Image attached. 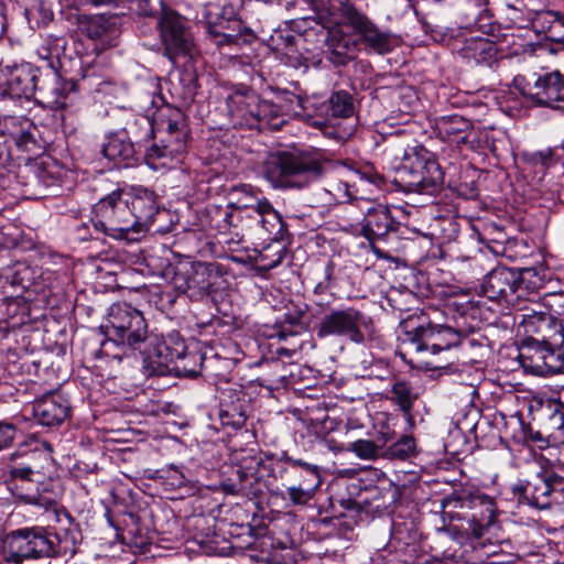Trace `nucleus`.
I'll return each mask as SVG.
<instances>
[{
	"instance_id": "obj_1",
	"label": "nucleus",
	"mask_w": 564,
	"mask_h": 564,
	"mask_svg": "<svg viewBox=\"0 0 564 564\" xmlns=\"http://www.w3.org/2000/svg\"><path fill=\"white\" fill-rule=\"evenodd\" d=\"M155 126L166 138L145 150V163L153 171H165L182 161L187 147V124L184 112L170 104L158 107L154 119L149 116H132L122 132L129 135L134 145H145L154 137Z\"/></svg>"
},
{
	"instance_id": "obj_2",
	"label": "nucleus",
	"mask_w": 564,
	"mask_h": 564,
	"mask_svg": "<svg viewBox=\"0 0 564 564\" xmlns=\"http://www.w3.org/2000/svg\"><path fill=\"white\" fill-rule=\"evenodd\" d=\"M57 521L61 516L69 527L52 531L43 527L19 529L7 538L4 558L9 563L20 564L29 558L74 556L77 552L78 531L73 528V518L66 510H55Z\"/></svg>"
},
{
	"instance_id": "obj_3",
	"label": "nucleus",
	"mask_w": 564,
	"mask_h": 564,
	"mask_svg": "<svg viewBox=\"0 0 564 564\" xmlns=\"http://www.w3.org/2000/svg\"><path fill=\"white\" fill-rule=\"evenodd\" d=\"M106 339L101 343L98 357L108 358V362L120 365L130 357V352L140 350L145 345L148 324L143 314L127 302L110 306L105 325Z\"/></svg>"
},
{
	"instance_id": "obj_4",
	"label": "nucleus",
	"mask_w": 564,
	"mask_h": 564,
	"mask_svg": "<svg viewBox=\"0 0 564 564\" xmlns=\"http://www.w3.org/2000/svg\"><path fill=\"white\" fill-rule=\"evenodd\" d=\"M228 207L231 210H217L224 223L217 225L219 230L239 227L251 239L263 242L283 240L285 224L267 198L256 199L252 204L238 200Z\"/></svg>"
},
{
	"instance_id": "obj_5",
	"label": "nucleus",
	"mask_w": 564,
	"mask_h": 564,
	"mask_svg": "<svg viewBox=\"0 0 564 564\" xmlns=\"http://www.w3.org/2000/svg\"><path fill=\"white\" fill-rule=\"evenodd\" d=\"M442 506L452 520L466 521V530L475 538H481L496 522L495 499L473 486L453 490L443 498Z\"/></svg>"
},
{
	"instance_id": "obj_6",
	"label": "nucleus",
	"mask_w": 564,
	"mask_h": 564,
	"mask_svg": "<svg viewBox=\"0 0 564 564\" xmlns=\"http://www.w3.org/2000/svg\"><path fill=\"white\" fill-rule=\"evenodd\" d=\"M546 281V270L543 267L525 268L522 271L497 267L486 274L481 292L491 301L514 305L530 292H538Z\"/></svg>"
},
{
	"instance_id": "obj_7",
	"label": "nucleus",
	"mask_w": 564,
	"mask_h": 564,
	"mask_svg": "<svg viewBox=\"0 0 564 564\" xmlns=\"http://www.w3.org/2000/svg\"><path fill=\"white\" fill-rule=\"evenodd\" d=\"M326 161L318 152L281 153L265 164L268 181L279 188H304L325 171Z\"/></svg>"
},
{
	"instance_id": "obj_8",
	"label": "nucleus",
	"mask_w": 564,
	"mask_h": 564,
	"mask_svg": "<svg viewBox=\"0 0 564 564\" xmlns=\"http://www.w3.org/2000/svg\"><path fill=\"white\" fill-rule=\"evenodd\" d=\"M479 29L489 37L468 36L457 40L455 51L458 56L468 65L498 70L501 63L507 58L505 48L500 43L506 42L507 45L514 44L509 42V36L513 39V34L509 35L500 24L491 22L489 24L479 23Z\"/></svg>"
},
{
	"instance_id": "obj_9",
	"label": "nucleus",
	"mask_w": 564,
	"mask_h": 564,
	"mask_svg": "<svg viewBox=\"0 0 564 564\" xmlns=\"http://www.w3.org/2000/svg\"><path fill=\"white\" fill-rule=\"evenodd\" d=\"M237 7L231 0H208L200 3L194 19L203 24L207 34L219 47L239 45L249 35L247 28L236 20Z\"/></svg>"
},
{
	"instance_id": "obj_10",
	"label": "nucleus",
	"mask_w": 564,
	"mask_h": 564,
	"mask_svg": "<svg viewBox=\"0 0 564 564\" xmlns=\"http://www.w3.org/2000/svg\"><path fill=\"white\" fill-rule=\"evenodd\" d=\"M93 226L95 230L105 235L129 242L140 239L122 189L117 188L107 196L100 198L93 208Z\"/></svg>"
},
{
	"instance_id": "obj_11",
	"label": "nucleus",
	"mask_w": 564,
	"mask_h": 564,
	"mask_svg": "<svg viewBox=\"0 0 564 564\" xmlns=\"http://www.w3.org/2000/svg\"><path fill=\"white\" fill-rule=\"evenodd\" d=\"M273 474L286 488L288 497L294 506L306 505L322 485L317 465L293 458L286 452L278 457Z\"/></svg>"
},
{
	"instance_id": "obj_12",
	"label": "nucleus",
	"mask_w": 564,
	"mask_h": 564,
	"mask_svg": "<svg viewBox=\"0 0 564 564\" xmlns=\"http://www.w3.org/2000/svg\"><path fill=\"white\" fill-rule=\"evenodd\" d=\"M227 115L235 128L262 129L279 116V108L252 89L239 88L226 97Z\"/></svg>"
},
{
	"instance_id": "obj_13",
	"label": "nucleus",
	"mask_w": 564,
	"mask_h": 564,
	"mask_svg": "<svg viewBox=\"0 0 564 564\" xmlns=\"http://www.w3.org/2000/svg\"><path fill=\"white\" fill-rule=\"evenodd\" d=\"M221 267L215 262H192L178 267L171 278V288L192 301L208 297L216 290Z\"/></svg>"
},
{
	"instance_id": "obj_14",
	"label": "nucleus",
	"mask_w": 564,
	"mask_h": 564,
	"mask_svg": "<svg viewBox=\"0 0 564 564\" xmlns=\"http://www.w3.org/2000/svg\"><path fill=\"white\" fill-rule=\"evenodd\" d=\"M513 87L538 106L555 108L564 102V74L558 69L541 68L531 79L513 78Z\"/></svg>"
},
{
	"instance_id": "obj_15",
	"label": "nucleus",
	"mask_w": 564,
	"mask_h": 564,
	"mask_svg": "<svg viewBox=\"0 0 564 564\" xmlns=\"http://www.w3.org/2000/svg\"><path fill=\"white\" fill-rule=\"evenodd\" d=\"M306 28L302 32L304 41H314L316 46L325 44L329 52V61L337 66H345L357 54L358 45L351 35L345 34L340 29L326 28L312 18L303 20Z\"/></svg>"
},
{
	"instance_id": "obj_16",
	"label": "nucleus",
	"mask_w": 564,
	"mask_h": 564,
	"mask_svg": "<svg viewBox=\"0 0 564 564\" xmlns=\"http://www.w3.org/2000/svg\"><path fill=\"white\" fill-rule=\"evenodd\" d=\"M399 338L416 352L431 350L433 355L448 350L460 341L459 333L453 327L433 324L411 327L410 323H405Z\"/></svg>"
},
{
	"instance_id": "obj_17",
	"label": "nucleus",
	"mask_w": 564,
	"mask_h": 564,
	"mask_svg": "<svg viewBox=\"0 0 564 564\" xmlns=\"http://www.w3.org/2000/svg\"><path fill=\"white\" fill-rule=\"evenodd\" d=\"M166 349L165 344H160L155 348V358L150 355L143 358V370L147 376H164L171 371L184 378H196L200 375L204 357L199 351H186L183 346L175 358L171 356L169 359L167 356L163 358V351Z\"/></svg>"
},
{
	"instance_id": "obj_18",
	"label": "nucleus",
	"mask_w": 564,
	"mask_h": 564,
	"mask_svg": "<svg viewBox=\"0 0 564 564\" xmlns=\"http://www.w3.org/2000/svg\"><path fill=\"white\" fill-rule=\"evenodd\" d=\"M369 323L370 318L355 307L333 310L324 315L316 326V335L318 338L345 337L352 343L361 344L365 341L362 327Z\"/></svg>"
},
{
	"instance_id": "obj_19",
	"label": "nucleus",
	"mask_w": 564,
	"mask_h": 564,
	"mask_svg": "<svg viewBox=\"0 0 564 564\" xmlns=\"http://www.w3.org/2000/svg\"><path fill=\"white\" fill-rule=\"evenodd\" d=\"M520 327L524 338L536 339L551 346L564 345V312L555 316L546 310H527L521 315Z\"/></svg>"
},
{
	"instance_id": "obj_20",
	"label": "nucleus",
	"mask_w": 564,
	"mask_h": 564,
	"mask_svg": "<svg viewBox=\"0 0 564 564\" xmlns=\"http://www.w3.org/2000/svg\"><path fill=\"white\" fill-rule=\"evenodd\" d=\"M400 208L377 204L369 207L360 223L361 235L371 243L388 242L403 234V224L394 213Z\"/></svg>"
},
{
	"instance_id": "obj_21",
	"label": "nucleus",
	"mask_w": 564,
	"mask_h": 564,
	"mask_svg": "<svg viewBox=\"0 0 564 564\" xmlns=\"http://www.w3.org/2000/svg\"><path fill=\"white\" fill-rule=\"evenodd\" d=\"M158 28L164 46V54L172 63L191 52L193 39L184 18L174 10L163 9Z\"/></svg>"
},
{
	"instance_id": "obj_22",
	"label": "nucleus",
	"mask_w": 564,
	"mask_h": 564,
	"mask_svg": "<svg viewBox=\"0 0 564 564\" xmlns=\"http://www.w3.org/2000/svg\"><path fill=\"white\" fill-rule=\"evenodd\" d=\"M343 17L346 23L354 29L362 43L379 54L389 53L394 47L393 36L380 30L365 13L352 4L343 6Z\"/></svg>"
},
{
	"instance_id": "obj_23",
	"label": "nucleus",
	"mask_w": 564,
	"mask_h": 564,
	"mask_svg": "<svg viewBox=\"0 0 564 564\" xmlns=\"http://www.w3.org/2000/svg\"><path fill=\"white\" fill-rule=\"evenodd\" d=\"M121 189L129 209L133 214V221L141 238L149 231L159 213L158 195L154 191L141 185H132Z\"/></svg>"
},
{
	"instance_id": "obj_24",
	"label": "nucleus",
	"mask_w": 564,
	"mask_h": 564,
	"mask_svg": "<svg viewBox=\"0 0 564 564\" xmlns=\"http://www.w3.org/2000/svg\"><path fill=\"white\" fill-rule=\"evenodd\" d=\"M250 412V398L242 389H226L221 392L218 417L223 427L234 432L242 429Z\"/></svg>"
},
{
	"instance_id": "obj_25",
	"label": "nucleus",
	"mask_w": 564,
	"mask_h": 564,
	"mask_svg": "<svg viewBox=\"0 0 564 564\" xmlns=\"http://www.w3.org/2000/svg\"><path fill=\"white\" fill-rule=\"evenodd\" d=\"M6 90L12 98L30 99L40 90L43 70L30 63L6 67Z\"/></svg>"
},
{
	"instance_id": "obj_26",
	"label": "nucleus",
	"mask_w": 564,
	"mask_h": 564,
	"mask_svg": "<svg viewBox=\"0 0 564 564\" xmlns=\"http://www.w3.org/2000/svg\"><path fill=\"white\" fill-rule=\"evenodd\" d=\"M398 182L405 192L435 194L444 183V172L435 159L427 169L419 172L398 171Z\"/></svg>"
},
{
	"instance_id": "obj_27",
	"label": "nucleus",
	"mask_w": 564,
	"mask_h": 564,
	"mask_svg": "<svg viewBox=\"0 0 564 564\" xmlns=\"http://www.w3.org/2000/svg\"><path fill=\"white\" fill-rule=\"evenodd\" d=\"M33 415L43 426H58L69 417L70 402L58 392H50L35 401Z\"/></svg>"
},
{
	"instance_id": "obj_28",
	"label": "nucleus",
	"mask_w": 564,
	"mask_h": 564,
	"mask_svg": "<svg viewBox=\"0 0 564 564\" xmlns=\"http://www.w3.org/2000/svg\"><path fill=\"white\" fill-rule=\"evenodd\" d=\"M39 95L53 108H65L70 93L76 91L77 84L73 79H64L58 69L43 72Z\"/></svg>"
},
{
	"instance_id": "obj_29",
	"label": "nucleus",
	"mask_w": 564,
	"mask_h": 564,
	"mask_svg": "<svg viewBox=\"0 0 564 564\" xmlns=\"http://www.w3.org/2000/svg\"><path fill=\"white\" fill-rule=\"evenodd\" d=\"M37 318L33 315L30 303L23 297H10L0 303V332L4 334L31 324Z\"/></svg>"
},
{
	"instance_id": "obj_30",
	"label": "nucleus",
	"mask_w": 564,
	"mask_h": 564,
	"mask_svg": "<svg viewBox=\"0 0 564 564\" xmlns=\"http://www.w3.org/2000/svg\"><path fill=\"white\" fill-rule=\"evenodd\" d=\"M435 130L442 141L462 149L469 142L473 133V122L459 115L442 116L435 120Z\"/></svg>"
},
{
	"instance_id": "obj_31",
	"label": "nucleus",
	"mask_w": 564,
	"mask_h": 564,
	"mask_svg": "<svg viewBox=\"0 0 564 564\" xmlns=\"http://www.w3.org/2000/svg\"><path fill=\"white\" fill-rule=\"evenodd\" d=\"M101 152L117 167L131 166L135 161V145L122 130L107 135Z\"/></svg>"
},
{
	"instance_id": "obj_32",
	"label": "nucleus",
	"mask_w": 564,
	"mask_h": 564,
	"mask_svg": "<svg viewBox=\"0 0 564 564\" xmlns=\"http://www.w3.org/2000/svg\"><path fill=\"white\" fill-rule=\"evenodd\" d=\"M80 30L91 40L110 44L119 34V18L112 14L85 15L80 20Z\"/></svg>"
},
{
	"instance_id": "obj_33",
	"label": "nucleus",
	"mask_w": 564,
	"mask_h": 564,
	"mask_svg": "<svg viewBox=\"0 0 564 564\" xmlns=\"http://www.w3.org/2000/svg\"><path fill=\"white\" fill-rule=\"evenodd\" d=\"M520 501L527 502L536 509H546L552 506L550 474L536 475L520 489Z\"/></svg>"
},
{
	"instance_id": "obj_34",
	"label": "nucleus",
	"mask_w": 564,
	"mask_h": 564,
	"mask_svg": "<svg viewBox=\"0 0 564 564\" xmlns=\"http://www.w3.org/2000/svg\"><path fill=\"white\" fill-rule=\"evenodd\" d=\"M536 33L555 42L564 29V14L553 10L536 11L527 18Z\"/></svg>"
},
{
	"instance_id": "obj_35",
	"label": "nucleus",
	"mask_w": 564,
	"mask_h": 564,
	"mask_svg": "<svg viewBox=\"0 0 564 564\" xmlns=\"http://www.w3.org/2000/svg\"><path fill=\"white\" fill-rule=\"evenodd\" d=\"M268 45L282 63L295 66L300 59V52L295 36L289 32L275 31L269 39Z\"/></svg>"
},
{
	"instance_id": "obj_36",
	"label": "nucleus",
	"mask_w": 564,
	"mask_h": 564,
	"mask_svg": "<svg viewBox=\"0 0 564 564\" xmlns=\"http://www.w3.org/2000/svg\"><path fill=\"white\" fill-rule=\"evenodd\" d=\"M546 344L524 338L519 348V361L525 371L539 376Z\"/></svg>"
},
{
	"instance_id": "obj_37",
	"label": "nucleus",
	"mask_w": 564,
	"mask_h": 564,
	"mask_svg": "<svg viewBox=\"0 0 564 564\" xmlns=\"http://www.w3.org/2000/svg\"><path fill=\"white\" fill-rule=\"evenodd\" d=\"M66 41L62 36L47 35L41 46L37 48L40 58L45 63L40 68L43 72L59 69V55L64 51Z\"/></svg>"
},
{
	"instance_id": "obj_38",
	"label": "nucleus",
	"mask_w": 564,
	"mask_h": 564,
	"mask_svg": "<svg viewBox=\"0 0 564 564\" xmlns=\"http://www.w3.org/2000/svg\"><path fill=\"white\" fill-rule=\"evenodd\" d=\"M392 381L390 400L395 403L402 412L406 414L410 413L417 399V392L408 380L393 379Z\"/></svg>"
},
{
	"instance_id": "obj_39",
	"label": "nucleus",
	"mask_w": 564,
	"mask_h": 564,
	"mask_svg": "<svg viewBox=\"0 0 564 564\" xmlns=\"http://www.w3.org/2000/svg\"><path fill=\"white\" fill-rule=\"evenodd\" d=\"M436 159L435 154L425 147L417 144L404 150L402 166L400 170L419 172L427 169V165Z\"/></svg>"
},
{
	"instance_id": "obj_40",
	"label": "nucleus",
	"mask_w": 564,
	"mask_h": 564,
	"mask_svg": "<svg viewBox=\"0 0 564 564\" xmlns=\"http://www.w3.org/2000/svg\"><path fill=\"white\" fill-rule=\"evenodd\" d=\"M518 425V431L512 434L514 442L522 444H533L538 446L540 449L546 448L551 443V433L549 435H544L540 431H534L530 424H525L522 417L516 416L513 417Z\"/></svg>"
},
{
	"instance_id": "obj_41",
	"label": "nucleus",
	"mask_w": 564,
	"mask_h": 564,
	"mask_svg": "<svg viewBox=\"0 0 564 564\" xmlns=\"http://www.w3.org/2000/svg\"><path fill=\"white\" fill-rule=\"evenodd\" d=\"M389 438L386 434L378 437L376 441L371 440H356L354 442H348V452L354 453L357 457L361 459H376L381 457L382 449L387 445Z\"/></svg>"
},
{
	"instance_id": "obj_42",
	"label": "nucleus",
	"mask_w": 564,
	"mask_h": 564,
	"mask_svg": "<svg viewBox=\"0 0 564 564\" xmlns=\"http://www.w3.org/2000/svg\"><path fill=\"white\" fill-rule=\"evenodd\" d=\"M281 240L271 241L263 250L259 253L256 259V265L260 271H270L276 268L283 261L286 250L281 245Z\"/></svg>"
},
{
	"instance_id": "obj_43",
	"label": "nucleus",
	"mask_w": 564,
	"mask_h": 564,
	"mask_svg": "<svg viewBox=\"0 0 564 564\" xmlns=\"http://www.w3.org/2000/svg\"><path fill=\"white\" fill-rule=\"evenodd\" d=\"M328 110L336 118H350L355 113L354 95L347 90L334 91L328 99Z\"/></svg>"
},
{
	"instance_id": "obj_44",
	"label": "nucleus",
	"mask_w": 564,
	"mask_h": 564,
	"mask_svg": "<svg viewBox=\"0 0 564 564\" xmlns=\"http://www.w3.org/2000/svg\"><path fill=\"white\" fill-rule=\"evenodd\" d=\"M324 192V204L337 205L350 202L354 197L352 186L348 181L334 180L330 181Z\"/></svg>"
},
{
	"instance_id": "obj_45",
	"label": "nucleus",
	"mask_w": 564,
	"mask_h": 564,
	"mask_svg": "<svg viewBox=\"0 0 564 564\" xmlns=\"http://www.w3.org/2000/svg\"><path fill=\"white\" fill-rule=\"evenodd\" d=\"M415 451V441L412 436L403 435L389 446H384L381 457L388 459L404 460L410 458Z\"/></svg>"
},
{
	"instance_id": "obj_46",
	"label": "nucleus",
	"mask_w": 564,
	"mask_h": 564,
	"mask_svg": "<svg viewBox=\"0 0 564 564\" xmlns=\"http://www.w3.org/2000/svg\"><path fill=\"white\" fill-rule=\"evenodd\" d=\"M562 346H551L546 344L542 368H540L539 376L546 377L561 372L564 369V354L561 350Z\"/></svg>"
},
{
	"instance_id": "obj_47",
	"label": "nucleus",
	"mask_w": 564,
	"mask_h": 564,
	"mask_svg": "<svg viewBox=\"0 0 564 564\" xmlns=\"http://www.w3.org/2000/svg\"><path fill=\"white\" fill-rule=\"evenodd\" d=\"M31 128L32 121L24 117L8 116L0 120V132L8 135L12 142L24 129Z\"/></svg>"
},
{
	"instance_id": "obj_48",
	"label": "nucleus",
	"mask_w": 564,
	"mask_h": 564,
	"mask_svg": "<svg viewBox=\"0 0 564 564\" xmlns=\"http://www.w3.org/2000/svg\"><path fill=\"white\" fill-rule=\"evenodd\" d=\"M365 378L380 381H392L394 379L393 367L384 359H375L364 367Z\"/></svg>"
},
{
	"instance_id": "obj_49",
	"label": "nucleus",
	"mask_w": 564,
	"mask_h": 564,
	"mask_svg": "<svg viewBox=\"0 0 564 564\" xmlns=\"http://www.w3.org/2000/svg\"><path fill=\"white\" fill-rule=\"evenodd\" d=\"M37 129L32 123L31 129H24L22 133L14 140L17 148L23 152L32 153L36 155L43 147L39 143L36 138Z\"/></svg>"
},
{
	"instance_id": "obj_50",
	"label": "nucleus",
	"mask_w": 564,
	"mask_h": 564,
	"mask_svg": "<svg viewBox=\"0 0 564 564\" xmlns=\"http://www.w3.org/2000/svg\"><path fill=\"white\" fill-rule=\"evenodd\" d=\"M337 285L336 264L329 260L324 269V279L315 285L314 293L324 294Z\"/></svg>"
},
{
	"instance_id": "obj_51",
	"label": "nucleus",
	"mask_w": 564,
	"mask_h": 564,
	"mask_svg": "<svg viewBox=\"0 0 564 564\" xmlns=\"http://www.w3.org/2000/svg\"><path fill=\"white\" fill-rule=\"evenodd\" d=\"M18 429L14 424L0 421V451L7 449L12 446Z\"/></svg>"
},
{
	"instance_id": "obj_52",
	"label": "nucleus",
	"mask_w": 564,
	"mask_h": 564,
	"mask_svg": "<svg viewBox=\"0 0 564 564\" xmlns=\"http://www.w3.org/2000/svg\"><path fill=\"white\" fill-rule=\"evenodd\" d=\"M236 475H237V478H238V482H229V481H224L223 482V488L226 492L228 494H239V492H248L251 490V488L247 485V480H248V476L247 474L242 470V469H237L236 470Z\"/></svg>"
},
{
	"instance_id": "obj_53",
	"label": "nucleus",
	"mask_w": 564,
	"mask_h": 564,
	"mask_svg": "<svg viewBox=\"0 0 564 564\" xmlns=\"http://www.w3.org/2000/svg\"><path fill=\"white\" fill-rule=\"evenodd\" d=\"M162 473L164 474L162 476V478H164V485L169 489L181 488L186 482V478L183 475V473L180 469L175 468V467L171 466L169 469L162 470Z\"/></svg>"
},
{
	"instance_id": "obj_54",
	"label": "nucleus",
	"mask_w": 564,
	"mask_h": 564,
	"mask_svg": "<svg viewBox=\"0 0 564 564\" xmlns=\"http://www.w3.org/2000/svg\"><path fill=\"white\" fill-rule=\"evenodd\" d=\"M454 191L458 196L465 199H475L479 195V188L476 181H460L454 186Z\"/></svg>"
},
{
	"instance_id": "obj_55",
	"label": "nucleus",
	"mask_w": 564,
	"mask_h": 564,
	"mask_svg": "<svg viewBox=\"0 0 564 564\" xmlns=\"http://www.w3.org/2000/svg\"><path fill=\"white\" fill-rule=\"evenodd\" d=\"M550 484H551V494H552V505H562L564 503V477L551 473L550 474Z\"/></svg>"
},
{
	"instance_id": "obj_56",
	"label": "nucleus",
	"mask_w": 564,
	"mask_h": 564,
	"mask_svg": "<svg viewBox=\"0 0 564 564\" xmlns=\"http://www.w3.org/2000/svg\"><path fill=\"white\" fill-rule=\"evenodd\" d=\"M528 162L534 167H549L553 162V152L551 150L533 152L528 155Z\"/></svg>"
},
{
	"instance_id": "obj_57",
	"label": "nucleus",
	"mask_w": 564,
	"mask_h": 564,
	"mask_svg": "<svg viewBox=\"0 0 564 564\" xmlns=\"http://www.w3.org/2000/svg\"><path fill=\"white\" fill-rule=\"evenodd\" d=\"M12 283L20 285L22 289L28 290L32 285V271L26 265L18 267L15 270Z\"/></svg>"
},
{
	"instance_id": "obj_58",
	"label": "nucleus",
	"mask_w": 564,
	"mask_h": 564,
	"mask_svg": "<svg viewBox=\"0 0 564 564\" xmlns=\"http://www.w3.org/2000/svg\"><path fill=\"white\" fill-rule=\"evenodd\" d=\"M10 478L12 480L31 481L34 470L30 466L18 465L10 469Z\"/></svg>"
},
{
	"instance_id": "obj_59",
	"label": "nucleus",
	"mask_w": 564,
	"mask_h": 564,
	"mask_svg": "<svg viewBox=\"0 0 564 564\" xmlns=\"http://www.w3.org/2000/svg\"><path fill=\"white\" fill-rule=\"evenodd\" d=\"M304 314H305V308L296 306L293 311L289 310L284 314V322L291 326H299L302 324Z\"/></svg>"
},
{
	"instance_id": "obj_60",
	"label": "nucleus",
	"mask_w": 564,
	"mask_h": 564,
	"mask_svg": "<svg viewBox=\"0 0 564 564\" xmlns=\"http://www.w3.org/2000/svg\"><path fill=\"white\" fill-rule=\"evenodd\" d=\"M40 177H41L42 182L44 183V185L53 186L61 182L62 171L58 170L56 172H52V171H48L47 169H44L41 172Z\"/></svg>"
},
{
	"instance_id": "obj_61",
	"label": "nucleus",
	"mask_w": 564,
	"mask_h": 564,
	"mask_svg": "<svg viewBox=\"0 0 564 564\" xmlns=\"http://www.w3.org/2000/svg\"><path fill=\"white\" fill-rule=\"evenodd\" d=\"M560 424L551 433L552 445H564V414H560Z\"/></svg>"
},
{
	"instance_id": "obj_62",
	"label": "nucleus",
	"mask_w": 564,
	"mask_h": 564,
	"mask_svg": "<svg viewBox=\"0 0 564 564\" xmlns=\"http://www.w3.org/2000/svg\"><path fill=\"white\" fill-rule=\"evenodd\" d=\"M490 241L495 243V246L489 247L495 253H505L506 248L503 247V243L507 241V238L502 231H498L497 238L491 239Z\"/></svg>"
},
{
	"instance_id": "obj_63",
	"label": "nucleus",
	"mask_w": 564,
	"mask_h": 564,
	"mask_svg": "<svg viewBox=\"0 0 564 564\" xmlns=\"http://www.w3.org/2000/svg\"><path fill=\"white\" fill-rule=\"evenodd\" d=\"M326 444H327V447L333 452H337V453L348 452V442L347 443L338 442L337 440L329 437V438H326Z\"/></svg>"
},
{
	"instance_id": "obj_64",
	"label": "nucleus",
	"mask_w": 564,
	"mask_h": 564,
	"mask_svg": "<svg viewBox=\"0 0 564 564\" xmlns=\"http://www.w3.org/2000/svg\"><path fill=\"white\" fill-rule=\"evenodd\" d=\"M551 401H554V404H555L554 412H556L558 414H564V387H562L557 391V397L554 399H551L550 402Z\"/></svg>"
}]
</instances>
